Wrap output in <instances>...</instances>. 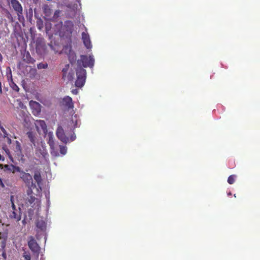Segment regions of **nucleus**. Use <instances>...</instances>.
I'll return each instance as SVG.
<instances>
[{"label": "nucleus", "mask_w": 260, "mask_h": 260, "mask_svg": "<svg viewBox=\"0 0 260 260\" xmlns=\"http://www.w3.org/2000/svg\"><path fill=\"white\" fill-rule=\"evenodd\" d=\"M74 30V24L70 20L65 21L59 31V35L62 38L68 39L69 43L72 42V33Z\"/></svg>", "instance_id": "nucleus-1"}, {"label": "nucleus", "mask_w": 260, "mask_h": 260, "mask_svg": "<svg viewBox=\"0 0 260 260\" xmlns=\"http://www.w3.org/2000/svg\"><path fill=\"white\" fill-rule=\"evenodd\" d=\"M82 67L87 66H78L76 69L77 79L75 85L79 88H81L84 85L86 79V71Z\"/></svg>", "instance_id": "nucleus-2"}, {"label": "nucleus", "mask_w": 260, "mask_h": 260, "mask_svg": "<svg viewBox=\"0 0 260 260\" xmlns=\"http://www.w3.org/2000/svg\"><path fill=\"white\" fill-rule=\"evenodd\" d=\"M73 134L71 135L70 138L67 136L68 134H66L64 131L61 125H58L56 131V135L57 138L61 142L64 143H67L70 141H73L76 139V135L75 133L72 132Z\"/></svg>", "instance_id": "nucleus-3"}, {"label": "nucleus", "mask_w": 260, "mask_h": 260, "mask_svg": "<svg viewBox=\"0 0 260 260\" xmlns=\"http://www.w3.org/2000/svg\"><path fill=\"white\" fill-rule=\"evenodd\" d=\"M72 66H65L62 70V79L67 82L72 81L74 79L75 71L72 68Z\"/></svg>", "instance_id": "nucleus-4"}, {"label": "nucleus", "mask_w": 260, "mask_h": 260, "mask_svg": "<svg viewBox=\"0 0 260 260\" xmlns=\"http://www.w3.org/2000/svg\"><path fill=\"white\" fill-rule=\"evenodd\" d=\"M28 246L30 250L37 255H39L41 248L35 238L30 236L28 241Z\"/></svg>", "instance_id": "nucleus-5"}, {"label": "nucleus", "mask_w": 260, "mask_h": 260, "mask_svg": "<svg viewBox=\"0 0 260 260\" xmlns=\"http://www.w3.org/2000/svg\"><path fill=\"white\" fill-rule=\"evenodd\" d=\"M6 73H7L6 75H7V80L9 81L10 86L13 90H14L16 92H18L19 90V88L14 82V81L13 80L11 70L9 66H8L6 69Z\"/></svg>", "instance_id": "nucleus-6"}, {"label": "nucleus", "mask_w": 260, "mask_h": 260, "mask_svg": "<svg viewBox=\"0 0 260 260\" xmlns=\"http://www.w3.org/2000/svg\"><path fill=\"white\" fill-rule=\"evenodd\" d=\"M46 49V45L42 39L37 40L36 50L38 54L40 55H43L45 53Z\"/></svg>", "instance_id": "nucleus-7"}, {"label": "nucleus", "mask_w": 260, "mask_h": 260, "mask_svg": "<svg viewBox=\"0 0 260 260\" xmlns=\"http://www.w3.org/2000/svg\"><path fill=\"white\" fill-rule=\"evenodd\" d=\"M29 106L34 115L38 116L40 115L42 106L38 102L31 101L29 102Z\"/></svg>", "instance_id": "nucleus-8"}, {"label": "nucleus", "mask_w": 260, "mask_h": 260, "mask_svg": "<svg viewBox=\"0 0 260 260\" xmlns=\"http://www.w3.org/2000/svg\"><path fill=\"white\" fill-rule=\"evenodd\" d=\"M11 147L13 149L16 156L21 158L23 157L21 144L18 141H14Z\"/></svg>", "instance_id": "nucleus-9"}, {"label": "nucleus", "mask_w": 260, "mask_h": 260, "mask_svg": "<svg viewBox=\"0 0 260 260\" xmlns=\"http://www.w3.org/2000/svg\"><path fill=\"white\" fill-rule=\"evenodd\" d=\"M11 4L18 16H20L23 14V8L21 4L18 0H11Z\"/></svg>", "instance_id": "nucleus-10"}, {"label": "nucleus", "mask_w": 260, "mask_h": 260, "mask_svg": "<svg viewBox=\"0 0 260 260\" xmlns=\"http://www.w3.org/2000/svg\"><path fill=\"white\" fill-rule=\"evenodd\" d=\"M81 62L82 65H93L94 63V59L92 55H81L80 60H78V63L80 64Z\"/></svg>", "instance_id": "nucleus-11"}, {"label": "nucleus", "mask_w": 260, "mask_h": 260, "mask_svg": "<svg viewBox=\"0 0 260 260\" xmlns=\"http://www.w3.org/2000/svg\"><path fill=\"white\" fill-rule=\"evenodd\" d=\"M35 126L38 132L40 131V129H42L45 133L47 131V126L44 120H36L35 121Z\"/></svg>", "instance_id": "nucleus-12"}, {"label": "nucleus", "mask_w": 260, "mask_h": 260, "mask_svg": "<svg viewBox=\"0 0 260 260\" xmlns=\"http://www.w3.org/2000/svg\"><path fill=\"white\" fill-rule=\"evenodd\" d=\"M62 105L68 109H72L74 108L72 99L69 96H66L63 98Z\"/></svg>", "instance_id": "nucleus-13"}, {"label": "nucleus", "mask_w": 260, "mask_h": 260, "mask_svg": "<svg viewBox=\"0 0 260 260\" xmlns=\"http://www.w3.org/2000/svg\"><path fill=\"white\" fill-rule=\"evenodd\" d=\"M82 39L86 48L87 49H91L92 45L88 34L85 32H83L82 33Z\"/></svg>", "instance_id": "nucleus-14"}, {"label": "nucleus", "mask_w": 260, "mask_h": 260, "mask_svg": "<svg viewBox=\"0 0 260 260\" xmlns=\"http://www.w3.org/2000/svg\"><path fill=\"white\" fill-rule=\"evenodd\" d=\"M20 178L27 185H29L30 183L32 182V177L29 173L22 171Z\"/></svg>", "instance_id": "nucleus-15"}, {"label": "nucleus", "mask_w": 260, "mask_h": 260, "mask_svg": "<svg viewBox=\"0 0 260 260\" xmlns=\"http://www.w3.org/2000/svg\"><path fill=\"white\" fill-rule=\"evenodd\" d=\"M9 216L11 218L15 219L17 221L21 219L20 212L17 211V210H13L12 211Z\"/></svg>", "instance_id": "nucleus-16"}, {"label": "nucleus", "mask_w": 260, "mask_h": 260, "mask_svg": "<svg viewBox=\"0 0 260 260\" xmlns=\"http://www.w3.org/2000/svg\"><path fill=\"white\" fill-rule=\"evenodd\" d=\"M44 14L47 17L50 16L52 14V10L48 5H44L42 7Z\"/></svg>", "instance_id": "nucleus-17"}, {"label": "nucleus", "mask_w": 260, "mask_h": 260, "mask_svg": "<svg viewBox=\"0 0 260 260\" xmlns=\"http://www.w3.org/2000/svg\"><path fill=\"white\" fill-rule=\"evenodd\" d=\"M24 60L28 63H34L35 60L30 56V54L27 52L23 56Z\"/></svg>", "instance_id": "nucleus-18"}, {"label": "nucleus", "mask_w": 260, "mask_h": 260, "mask_svg": "<svg viewBox=\"0 0 260 260\" xmlns=\"http://www.w3.org/2000/svg\"><path fill=\"white\" fill-rule=\"evenodd\" d=\"M3 132L4 133V142L8 144V145H12L13 144V142H12V140L11 139H10V138H9L8 136V134L7 133L6 131L4 129V130L3 129H2Z\"/></svg>", "instance_id": "nucleus-19"}, {"label": "nucleus", "mask_w": 260, "mask_h": 260, "mask_svg": "<svg viewBox=\"0 0 260 260\" xmlns=\"http://www.w3.org/2000/svg\"><path fill=\"white\" fill-rule=\"evenodd\" d=\"M34 178L37 184L39 185L42 181L40 173L39 171H36L35 172Z\"/></svg>", "instance_id": "nucleus-20"}, {"label": "nucleus", "mask_w": 260, "mask_h": 260, "mask_svg": "<svg viewBox=\"0 0 260 260\" xmlns=\"http://www.w3.org/2000/svg\"><path fill=\"white\" fill-rule=\"evenodd\" d=\"M26 135L29 138L30 141L34 145H35V134L29 131L26 133Z\"/></svg>", "instance_id": "nucleus-21"}, {"label": "nucleus", "mask_w": 260, "mask_h": 260, "mask_svg": "<svg viewBox=\"0 0 260 260\" xmlns=\"http://www.w3.org/2000/svg\"><path fill=\"white\" fill-rule=\"evenodd\" d=\"M37 226L41 230H43L46 228V224L43 221H38L36 223Z\"/></svg>", "instance_id": "nucleus-22"}, {"label": "nucleus", "mask_w": 260, "mask_h": 260, "mask_svg": "<svg viewBox=\"0 0 260 260\" xmlns=\"http://www.w3.org/2000/svg\"><path fill=\"white\" fill-rule=\"evenodd\" d=\"M60 152L61 154L64 155L66 154L67 151V148L66 146L60 145L59 146Z\"/></svg>", "instance_id": "nucleus-23"}, {"label": "nucleus", "mask_w": 260, "mask_h": 260, "mask_svg": "<svg viewBox=\"0 0 260 260\" xmlns=\"http://www.w3.org/2000/svg\"><path fill=\"white\" fill-rule=\"evenodd\" d=\"M12 167H13V171H12V172H13V173H15V172H20V173H22V171H21V169H20V167H17V166H13V165H12Z\"/></svg>", "instance_id": "nucleus-24"}, {"label": "nucleus", "mask_w": 260, "mask_h": 260, "mask_svg": "<svg viewBox=\"0 0 260 260\" xmlns=\"http://www.w3.org/2000/svg\"><path fill=\"white\" fill-rule=\"evenodd\" d=\"M3 149L5 150V151L6 152V153L8 154L9 158L11 160H13V157H12V155L10 154V152L9 149L8 148H6L5 147H3Z\"/></svg>", "instance_id": "nucleus-25"}, {"label": "nucleus", "mask_w": 260, "mask_h": 260, "mask_svg": "<svg viewBox=\"0 0 260 260\" xmlns=\"http://www.w3.org/2000/svg\"><path fill=\"white\" fill-rule=\"evenodd\" d=\"M23 256L25 258V260H31L30 254L27 252H25L23 254Z\"/></svg>", "instance_id": "nucleus-26"}, {"label": "nucleus", "mask_w": 260, "mask_h": 260, "mask_svg": "<svg viewBox=\"0 0 260 260\" xmlns=\"http://www.w3.org/2000/svg\"><path fill=\"white\" fill-rule=\"evenodd\" d=\"M48 143L49 144V145H50V146L51 147H53L54 143V141H53V139L52 136H50L49 137V141L48 142Z\"/></svg>", "instance_id": "nucleus-27"}, {"label": "nucleus", "mask_w": 260, "mask_h": 260, "mask_svg": "<svg viewBox=\"0 0 260 260\" xmlns=\"http://www.w3.org/2000/svg\"><path fill=\"white\" fill-rule=\"evenodd\" d=\"M37 26H38V28L39 29H41L43 25V22L41 20H40L39 21H37Z\"/></svg>", "instance_id": "nucleus-28"}, {"label": "nucleus", "mask_w": 260, "mask_h": 260, "mask_svg": "<svg viewBox=\"0 0 260 260\" xmlns=\"http://www.w3.org/2000/svg\"><path fill=\"white\" fill-rule=\"evenodd\" d=\"M36 200V198L32 196H31L30 197V199L28 200V202L31 204L33 202H35V201Z\"/></svg>", "instance_id": "nucleus-29"}, {"label": "nucleus", "mask_w": 260, "mask_h": 260, "mask_svg": "<svg viewBox=\"0 0 260 260\" xmlns=\"http://www.w3.org/2000/svg\"><path fill=\"white\" fill-rule=\"evenodd\" d=\"M13 196H11V202H12V208H13V210H17L16 209V207H15V205H14V202H13Z\"/></svg>", "instance_id": "nucleus-30"}, {"label": "nucleus", "mask_w": 260, "mask_h": 260, "mask_svg": "<svg viewBox=\"0 0 260 260\" xmlns=\"http://www.w3.org/2000/svg\"><path fill=\"white\" fill-rule=\"evenodd\" d=\"M71 92H72L73 94H77L78 92V91L77 89H73Z\"/></svg>", "instance_id": "nucleus-31"}, {"label": "nucleus", "mask_w": 260, "mask_h": 260, "mask_svg": "<svg viewBox=\"0 0 260 260\" xmlns=\"http://www.w3.org/2000/svg\"><path fill=\"white\" fill-rule=\"evenodd\" d=\"M2 255L3 256V257L5 259H6L7 258V254L5 252H4L2 253Z\"/></svg>", "instance_id": "nucleus-32"}, {"label": "nucleus", "mask_w": 260, "mask_h": 260, "mask_svg": "<svg viewBox=\"0 0 260 260\" xmlns=\"http://www.w3.org/2000/svg\"><path fill=\"white\" fill-rule=\"evenodd\" d=\"M38 69H46L48 66H37Z\"/></svg>", "instance_id": "nucleus-33"}, {"label": "nucleus", "mask_w": 260, "mask_h": 260, "mask_svg": "<svg viewBox=\"0 0 260 260\" xmlns=\"http://www.w3.org/2000/svg\"><path fill=\"white\" fill-rule=\"evenodd\" d=\"M5 160V158L4 156H3L1 154H0V160H2V161H4Z\"/></svg>", "instance_id": "nucleus-34"}, {"label": "nucleus", "mask_w": 260, "mask_h": 260, "mask_svg": "<svg viewBox=\"0 0 260 260\" xmlns=\"http://www.w3.org/2000/svg\"><path fill=\"white\" fill-rule=\"evenodd\" d=\"M0 93H2V83L0 82Z\"/></svg>", "instance_id": "nucleus-35"}, {"label": "nucleus", "mask_w": 260, "mask_h": 260, "mask_svg": "<svg viewBox=\"0 0 260 260\" xmlns=\"http://www.w3.org/2000/svg\"><path fill=\"white\" fill-rule=\"evenodd\" d=\"M2 60H3V56H2V55L1 54V53H0V62H2Z\"/></svg>", "instance_id": "nucleus-36"}, {"label": "nucleus", "mask_w": 260, "mask_h": 260, "mask_svg": "<svg viewBox=\"0 0 260 260\" xmlns=\"http://www.w3.org/2000/svg\"><path fill=\"white\" fill-rule=\"evenodd\" d=\"M9 165H5V168L6 169H9Z\"/></svg>", "instance_id": "nucleus-37"}, {"label": "nucleus", "mask_w": 260, "mask_h": 260, "mask_svg": "<svg viewBox=\"0 0 260 260\" xmlns=\"http://www.w3.org/2000/svg\"><path fill=\"white\" fill-rule=\"evenodd\" d=\"M38 65H39V66H41V65H45L43 63H40L39 64H38ZM46 65H47V64Z\"/></svg>", "instance_id": "nucleus-38"}, {"label": "nucleus", "mask_w": 260, "mask_h": 260, "mask_svg": "<svg viewBox=\"0 0 260 260\" xmlns=\"http://www.w3.org/2000/svg\"><path fill=\"white\" fill-rule=\"evenodd\" d=\"M2 33V31L0 30V39L1 38Z\"/></svg>", "instance_id": "nucleus-39"}, {"label": "nucleus", "mask_w": 260, "mask_h": 260, "mask_svg": "<svg viewBox=\"0 0 260 260\" xmlns=\"http://www.w3.org/2000/svg\"><path fill=\"white\" fill-rule=\"evenodd\" d=\"M3 167V165L0 164V168Z\"/></svg>", "instance_id": "nucleus-40"}]
</instances>
